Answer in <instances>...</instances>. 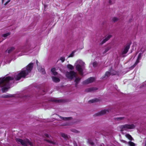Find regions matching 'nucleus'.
<instances>
[{
	"label": "nucleus",
	"mask_w": 146,
	"mask_h": 146,
	"mask_svg": "<svg viewBox=\"0 0 146 146\" xmlns=\"http://www.w3.org/2000/svg\"><path fill=\"white\" fill-rule=\"evenodd\" d=\"M65 75L66 78L70 80H72L74 78H76L77 76L76 72L73 70H71L69 72L67 71L65 73Z\"/></svg>",
	"instance_id": "nucleus-4"
},
{
	"label": "nucleus",
	"mask_w": 146,
	"mask_h": 146,
	"mask_svg": "<svg viewBox=\"0 0 146 146\" xmlns=\"http://www.w3.org/2000/svg\"><path fill=\"white\" fill-rule=\"evenodd\" d=\"M89 143L91 145H93L94 144V143L90 140H88Z\"/></svg>",
	"instance_id": "nucleus-37"
},
{
	"label": "nucleus",
	"mask_w": 146,
	"mask_h": 146,
	"mask_svg": "<svg viewBox=\"0 0 146 146\" xmlns=\"http://www.w3.org/2000/svg\"><path fill=\"white\" fill-rule=\"evenodd\" d=\"M81 78L79 77H76V78L75 80V82L76 86L78 83L79 82Z\"/></svg>",
	"instance_id": "nucleus-14"
},
{
	"label": "nucleus",
	"mask_w": 146,
	"mask_h": 146,
	"mask_svg": "<svg viewBox=\"0 0 146 146\" xmlns=\"http://www.w3.org/2000/svg\"><path fill=\"white\" fill-rule=\"evenodd\" d=\"M94 90V88H89L86 90V91L88 92H91Z\"/></svg>",
	"instance_id": "nucleus-28"
},
{
	"label": "nucleus",
	"mask_w": 146,
	"mask_h": 146,
	"mask_svg": "<svg viewBox=\"0 0 146 146\" xmlns=\"http://www.w3.org/2000/svg\"><path fill=\"white\" fill-rule=\"evenodd\" d=\"M67 67L68 68L71 70H73L74 69V67L71 64H68L67 65Z\"/></svg>",
	"instance_id": "nucleus-23"
},
{
	"label": "nucleus",
	"mask_w": 146,
	"mask_h": 146,
	"mask_svg": "<svg viewBox=\"0 0 146 146\" xmlns=\"http://www.w3.org/2000/svg\"><path fill=\"white\" fill-rule=\"evenodd\" d=\"M94 80V78L93 77H90L86 80L83 82V84H87L93 82Z\"/></svg>",
	"instance_id": "nucleus-8"
},
{
	"label": "nucleus",
	"mask_w": 146,
	"mask_h": 146,
	"mask_svg": "<svg viewBox=\"0 0 146 146\" xmlns=\"http://www.w3.org/2000/svg\"><path fill=\"white\" fill-rule=\"evenodd\" d=\"M109 112L108 110H104L101 111L100 112L97 113V115H102L106 113Z\"/></svg>",
	"instance_id": "nucleus-10"
},
{
	"label": "nucleus",
	"mask_w": 146,
	"mask_h": 146,
	"mask_svg": "<svg viewBox=\"0 0 146 146\" xmlns=\"http://www.w3.org/2000/svg\"><path fill=\"white\" fill-rule=\"evenodd\" d=\"M16 140L18 143L24 146H27L28 145H29L31 146H33V143L28 139L23 140L20 139H17Z\"/></svg>",
	"instance_id": "nucleus-3"
},
{
	"label": "nucleus",
	"mask_w": 146,
	"mask_h": 146,
	"mask_svg": "<svg viewBox=\"0 0 146 146\" xmlns=\"http://www.w3.org/2000/svg\"><path fill=\"white\" fill-rule=\"evenodd\" d=\"M73 143L74 146H78L77 144L75 141H74Z\"/></svg>",
	"instance_id": "nucleus-40"
},
{
	"label": "nucleus",
	"mask_w": 146,
	"mask_h": 146,
	"mask_svg": "<svg viewBox=\"0 0 146 146\" xmlns=\"http://www.w3.org/2000/svg\"><path fill=\"white\" fill-rule=\"evenodd\" d=\"M110 75H111V72H109L107 71L106 72L105 76H107V77H109Z\"/></svg>",
	"instance_id": "nucleus-25"
},
{
	"label": "nucleus",
	"mask_w": 146,
	"mask_h": 146,
	"mask_svg": "<svg viewBox=\"0 0 146 146\" xmlns=\"http://www.w3.org/2000/svg\"><path fill=\"white\" fill-rule=\"evenodd\" d=\"M51 71L53 73V74L55 75L57 74V73L56 71V69L55 68H52L51 69Z\"/></svg>",
	"instance_id": "nucleus-20"
},
{
	"label": "nucleus",
	"mask_w": 146,
	"mask_h": 146,
	"mask_svg": "<svg viewBox=\"0 0 146 146\" xmlns=\"http://www.w3.org/2000/svg\"><path fill=\"white\" fill-rule=\"evenodd\" d=\"M145 84H146V82H145Z\"/></svg>",
	"instance_id": "nucleus-43"
},
{
	"label": "nucleus",
	"mask_w": 146,
	"mask_h": 146,
	"mask_svg": "<svg viewBox=\"0 0 146 146\" xmlns=\"http://www.w3.org/2000/svg\"><path fill=\"white\" fill-rule=\"evenodd\" d=\"M112 35H108L106 36L103 39L102 44L105 43L106 41L108 40L110 38L112 37Z\"/></svg>",
	"instance_id": "nucleus-9"
},
{
	"label": "nucleus",
	"mask_w": 146,
	"mask_h": 146,
	"mask_svg": "<svg viewBox=\"0 0 146 146\" xmlns=\"http://www.w3.org/2000/svg\"><path fill=\"white\" fill-rule=\"evenodd\" d=\"M71 131L73 132H74V133H79V131H77V130H76V129H72Z\"/></svg>",
	"instance_id": "nucleus-34"
},
{
	"label": "nucleus",
	"mask_w": 146,
	"mask_h": 146,
	"mask_svg": "<svg viewBox=\"0 0 146 146\" xmlns=\"http://www.w3.org/2000/svg\"><path fill=\"white\" fill-rule=\"evenodd\" d=\"M15 48L13 47H11L8 49L6 51V52L8 53H10Z\"/></svg>",
	"instance_id": "nucleus-18"
},
{
	"label": "nucleus",
	"mask_w": 146,
	"mask_h": 146,
	"mask_svg": "<svg viewBox=\"0 0 146 146\" xmlns=\"http://www.w3.org/2000/svg\"><path fill=\"white\" fill-rule=\"evenodd\" d=\"M92 64L93 66L94 67H95L97 66L98 64L96 62H94Z\"/></svg>",
	"instance_id": "nucleus-31"
},
{
	"label": "nucleus",
	"mask_w": 146,
	"mask_h": 146,
	"mask_svg": "<svg viewBox=\"0 0 146 146\" xmlns=\"http://www.w3.org/2000/svg\"><path fill=\"white\" fill-rule=\"evenodd\" d=\"M30 49H29V48L27 47H26L24 48V51L25 52V53L24 54H28L29 53V52H28L30 50Z\"/></svg>",
	"instance_id": "nucleus-16"
},
{
	"label": "nucleus",
	"mask_w": 146,
	"mask_h": 146,
	"mask_svg": "<svg viewBox=\"0 0 146 146\" xmlns=\"http://www.w3.org/2000/svg\"><path fill=\"white\" fill-rule=\"evenodd\" d=\"M65 60V58L64 57L62 56L60 58V60L62 62H63Z\"/></svg>",
	"instance_id": "nucleus-32"
},
{
	"label": "nucleus",
	"mask_w": 146,
	"mask_h": 146,
	"mask_svg": "<svg viewBox=\"0 0 146 146\" xmlns=\"http://www.w3.org/2000/svg\"><path fill=\"white\" fill-rule=\"evenodd\" d=\"M52 79L53 81L55 82H58L60 81V80L59 78L55 76H52Z\"/></svg>",
	"instance_id": "nucleus-13"
},
{
	"label": "nucleus",
	"mask_w": 146,
	"mask_h": 146,
	"mask_svg": "<svg viewBox=\"0 0 146 146\" xmlns=\"http://www.w3.org/2000/svg\"><path fill=\"white\" fill-rule=\"evenodd\" d=\"M51 101L55 102H61V101L60 100H56V99H52L51 100Z\"/></svg>",
	"instance_id": "nucleus-27"
},
{
	"label": "nucleus",
	"mask_w": 146,
	"mask_h": 146,
	"mask_svg": "<svg viewBox=\"0 0 146 146\" xmlns=\"http://www.w3.org/2000/svg\"><path fill=\"white\" fill-rule=\"evenodd\" d=\"M33 64L30 63L26 67L23 69L18 74H15L13 76H7L0 78V88L3 92L7 91L8 85L10 81L13 80H19L21 78H25L31 72Z\"/></svg>",
	"instance_id": "nucleus-1"
},
{
	"label": "nucleus",
	"mask_w": 146,
	"mask_h": 146,
	"mask_svg": "<svg viewBox=\"0 0 146 146\" xmlns=\"http://www.w3.org/2000/svg\"><path fill=\"white\" fill-rule=\"evenodd\" d=\"M115 0H112L111 1V0H109V3L110 4H112L114 2Z\"/></svg>",
	"instance_id": "nucleus-36"
},
{
	"label": "nucleus",
	"mask_w": 146,
	"mask_h": 146,
	"mask_svg": "<svg viewBox=\"0 0 146 146\" xmlns=\"http://www.w3.org/2000/svg\"><path fill=\"white\" fill-rule=\"evenodd\" d=\"M36 63L37 64V65H38V61L37 60H36Z\"/></svg>",
	"instance_id": "nucleus-41"
},
{
	"label": "nucleus",
	"mask_w": 146,
	"mask_h": 146,
	"mask_svg": "<svg viewBox=\"0 0 146 146\" xmlns=\"http://www.w3.org/2000/svg\"><path fill=\"white\" fill-rule=\"evenodd\" d=\"M45 137L47 138L45 140V141H47L48 142H49L51 143H52L53 144H54V143L53 142V141L51 140H49L48 138H50V137H51L50 136L48 135L47 134H45Z\"/></svg>",
	"instance_id": "nucleus-11"
},
{
	"label": "nucleus",
	"mask_w": 146,
	"mask_h": 146,
	"mask_svg": "<svg viewBox=\"0 0 146 146\" xmlns=\"http://www.w3.org/2000/svg\"><path fill=\"white\" fill-rule=\"evenodd\" d=\"M60 118H61V119H62L63 120H69L70 119V117H63L61 116H60Z\"/></svg>",
	"instance_id": "nucleus-24"
},
{
	"label": "nucleus",
	"mask_w": 146,
	"mask_h": 146,
	"mask_svg": "<svg viewBox=\"0 0 146 146\" xmlns=\"http://www.w3.org/2000/svg\"><path fill=\"white\" fill-rule=\"evenodd\" d=\"M97 100L96 99L92 100L89 101L88 102L89 103H92L95 102L97 101Z\"/></svg>",
	"instance_id": "nucleus-30"
},
{
	"label": "nucleus",
	"mask_w": 146,
	"mask_h": 146,
	"mask_svg": "<svg viewBox=\"0 0 146 146\" xmlns=\"http://www.w3.org/2000/svg\"><path fill=\"white\" fill-rule=\"evenodd\" d=\"M128 143L129 146H135V143L131 141H129Z\"/></svg>",
	"instance_id": "nucleus-26"
},
{
	"label": "nucleus",
	"mask_w": 146,
	"mask_h": 146,
	"mask_svg": "<svg viewBox=\"0 0 146 146\" xmlns=\"http://www.w3.org/2000/svg\"><path fill=\"white\" fill-rule=\"evenodd\" d=\"M10 35V34L9 33H6V34H4L3 35V36L4 37H6L7 36L9 35Z\"/></svg>",
	"instance_id": "nucleus-33"
},
{
	"label": "nucleus",
	"mask_w": 146,
	"mask_h": 146,
	"mask_svg": "<svg viewBox=\"0 0 146 146\" xmlns=\"http://www.w3.org/2000/svg\"><path fill=\"white\" fill-rule=\"evenodd\" d=\"M126 137L130 140H132L133 139L131 136L129 134L125 135Z\"/></svg>",
	"instance_id": "nucleus-21"
},
{
	"label": "nucleus",
	"mask_w": 146,
	"mask_h": 146,
	"mask_svg": "<svg viewBox=\"0 0 146 146\" xmlns=\"http://www.w3.org/2000/svg\"><path fill=\"white\" fill-rule=\"evenodd\" d=\"M110 72H111V75H115L117 73V71L113 70H110Z\"/></svg>",
	"instance_id": "nucleus-19"
},
{
	"label": "nucleus",
	"mask_w": 146,
	"mask_h": 146,
	"mask_svg": "<svg viewBox=\"0 0 146 146\" xmlns=\"http://www.w3.org/2000/svg\"><path fill=\"white\" fill-rule=\"evenodd\" d=\"M130 48V46L127 45L125 46L124 48H123L121 52V54L122 55L124 56V55L126 54L128 51L129 49Z\"/></svg>",
	"instance_id": "nucleus-6"
},
{
	"label": "nucleus",
	"mask_w": 146,
	"mask_h": 146,
	"mask_svg": "<svg viewBox=\"0 0 146 146\" xmlns=\"http://www.w3.org/2000/svg\"><path fill=\"white\" fill-rule=\"evenodd\" d=\"M11 97H12V95L10 94H5L2 96V97L4 98H8Z\"/></svg>",
	"instance_id": "nucleus-22"
},
{
	"label": "nucleus",
	"mask_w": 146,
	"mask_h": 146,
	"mask_svg": "<svg viewBox=\"0 0 146 146\" xmlns=\"http://www.w3.org/2000/svg\"><path fill=\"white\" fill-rule=\"evenodd\" d=\"M84 63L81 60H77L75 64L76 68L81 76L83 74V71L84 68Z\"/></svg>",
	"instance_id": "nucleus-2"
},
{
	"label": "nucleus",
	"mask_w": 146,
	"mask_h": 146,
	"mask_svg": "<svg viewBox=\"0 0 146 146\" xmlns=\"http://www.w3.org/2000/svg\"><path fill=\"white\" fill-rule=\"evenodd\" d=\"M125 118V117H121L115 118V120L116 121H117L120 122H121L122 121H123Z\"/></svg>",
	"instance_id": "nucleus-12"
},
{
	"label": "nucleus",
	"mask_w": 146,
	"mask_h": 146,
	"mask_svg": "<svg viewBox=\"0 0 146 146\" xmlns=\"http://www.w3.org/2000/svg\"><path fill=\"white\" fill-rule=\"evenodd\" d=\"M135 126L133 124H125L121 125L119 127L121 131L133 129L135 128Z\"/></svg>",
	"instance_id": "nucleus-5"
},
{
	"label": "nucleus",
	"mask_w": 146,
	"mask_h": 146,
	"mask_svg": "<svg viewBox=\"0 0 146 146\" xmlns=\"http://www.w3.org/2000/svg\"><path fill=\"white\" fill-rule=\"evenodd\" d=\"M4 0H2V3H3L4 1Z\"/></svg>",
	"instance_id": "nucleus-42"
},
{
	"label": "nucleus",
	"mask_w": 146,
	"mask_h": 146,
	"mask_svg": "<svg viewBox=\"0 0 146 146\" xmlns=\"http://www.w3.org/2000/svg\"><path fill=\"white\" fill-rule=\"evenodd\" d=\"M111 48L110 46H109L107 47L105 49L104 52L106 53Z\"/></svg>",
	"instance_id": "nucleus-29"
},
{
	"label": "nucleus",
	"mask_w": 146,
	"mask_h": 146,
	"mask_svg": "<svg viewBox=\"0 0 146 146\" xmlns=\"http://www.w3.org/2000/svg\"><path fill=\"white\" fill-rule=\"evenodd\" d=\"M118 19L117 18V17H115L113 19V21L114 22H115L118 20Z\"/></svg>",
	"instance_id": "nucleus-35"
},
{
	"label": "nucleus",
	"mask_w": 146,
	"mask_h": 146,
	"mask_svg": "<svg viewBox=\"0 0 146 146\" xmlns=\"http://www.w3.org/2000/svg\"><path fill=\"white\" fill-rule=\"evenodd\" d=\"M61 136L66 139H67L69 138V136L66 134L63 133H61Z\"/></svg>",
	"instance_id": "nucleus-15"
},
{
	"label": "nucleus",
	"mask_w": 146,
	"mask_h": 146,
	"mask_svg": "<svg viewBox=\"0 0 146 146\" xmlns=\"http://www.w3.org/2000/svg\"><path fill=\"white\" fill-rule=\"evenodd\" d=\"M142 56V54L140 53L138 55L137 59L135 64L132 66L133 68H134L139 62V60H141Z\"/></svg>",
	"instance_id": "nucleus-7"
},
{
	"label": "nucleus",
	"mask_w": 146,
	"mask_h": 146,
	"mask_svg": "<svg viewBox=\"0 0 146 146\" xmlns=\"http://www.w3.org/2000/svg\"><path fill=\"white\" fill-rule=\"evenodd\" d=\"M38 71L40 72H41L42 74H44L45 73V72L44 70V69L42 68L41 67H38Z\"/></svg>",
	"instance_id": "nucleus-17"
},
{
	"label": "nucleus",
	"mask_w": 146,
	"mask_h": 146,
	"mask_svg": "<svg viewBox=\"0 0 146 146\" xmlns=\"http://www.w3.org/2000/svg\"><path fill=\"white\" fill-rule=\"evenodd\" d=\"M144 141L145 142L143 143V144L144 146H146V138L145 139Z\"/></svg>",
	"instance_id": "nucleus-38"
},
{
	"label": "nucleus",
	"mask_w": 146,
	"mask_h": 146,
	"mask_svg": "<svg viewBox=\"0 0 146 146\" xmlns=\"http://www.w3.org/2000/svg\"><path fill=\"white\" fill-rule=\"evenodd\" d=\"M73 55H74V53H72L71 54L69 55V56H68V57H72L73 56Z\"/></svg>",
	"instance_id": "nucleus-39"
}]
</instances>
